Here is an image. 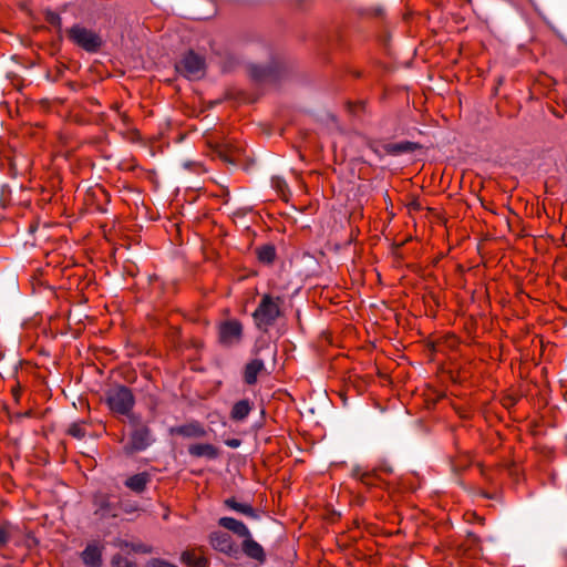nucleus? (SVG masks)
Listing matches in <instances>:
<instances>
[{"label":"nucleus","mask_w":567,"mask_h":567,"mask_svg":"<svg viewBox=\"0 0 567 567\" xmlns=\"http://www.w3.org/2000/svg\"><path fill=\"white\" fill-rule=\"evenodd\" d=\"M252 75L256 79H262L265 76V72H264V70L254 69L252 70Z\"/></svg>","instance_id":"23"},{"label":"nucleus","mask_w":567,"mask_h":567,"mask_svg":"<svg viewBox=\"0 0 567 567\" xmlns=\"http://www.w3.org/2000/svg\"><path fill=\"white\" fill-rule=\"evenodd\" d=\"M243 326L237 320H228L219 326V341L225 347H234L240 343Z\"/></svg>","instance_id":"7"},{"label":"nucleus","mask_w":567,"mask_h":567,"mask_svg":"<svg viewBox=\"0 0 567 567\" xmlns=\"http://www.w3.org/2000/svg\"><path fill=\"white\" fill-rule=\"evenodd\" d=\"M282 299L280 297H272L264 295L258 307L252 313L256 327L259 330L267 331L270 326L281 316Z\"/></svg>","instance_id":"1"},{"label":"nucleus","mask_w":567,"mask_h":567,"mask_svg":"<svg viewBox=\"0 0 567 567\" xmlns=\"http://www.w3.org/2000/svg\"><path fill=\"white\" fill-rule=\"evenodd\" d=\"M106 403L110 410L115 414L131 416L135 400L130 389L126 386H116L107 391Z\"/></svg>","instance_id":"3"},{"label":"nucleus","mask_w":567,"mask_h":567,"mask_svg":"<svg viewBox=\"0 0 567 567\" xmlns=\"http://www.w3.org/2000/svg\"><path fill=\"white\" fill-rule=\"evenodd\" d=\"M259 261L271 264L276 258V248L272 245H264L257 249Z\"/></svg>","instance_id":"19"},{"label":"nucleus","mask_w":567,"mask_h":567,"mask_svg":"<svg viewBox=\"0 0 567 567\" xmlns=\"http://www.w3.org/2000/svg\"><path fill=\"white\" fill-rule=\"evenodd\" d=\"M241 550L248 558L255 560L258 565H264L266 563L267 556L265 549L252 538L251 534L244 538L241 543Z\"/></svg>","instance_id":"8"},{"label":"nucleus","mask_w":567,"mask_h":567,"mask_svg":"<svg viewBox=\"0 0 567 567\" xmlns=\"http://www.w3.org/2000/svg\"><path fill=\"white\" fill-rule=\"evenodd\" d=\"M250 411V402L248 400H240L234 404L230 412V417L234 421H243L249 415Z\"/></svg>","instance_id":"16"},{"label":"nucleus","mask_w":567,"mask_h":567,"mask_svg":"<svg viewBox=\"0 0 567 567\" xmlns=\"http://www.w3.org/2000/svg\"><path fill=\"white\" fill-rule=\"evenodd\" d=\"M210 545L214 549L227 555L231 558H237L239 555V547L234 542L233 537L221 530L213 532L209 536Z\"/></svg>","instance_id":"6"},{"label":"nucleus","mask_w":567,"mask_h":567,"mask_svg":"<svg viewBox=\"0 0 567 567\" xmlns=\"http://www.w3.org/2000/svg\"><path fill=\"white\" fill-rule=\"evenodd\" d=\"M182 561L193 567H205L207 559L203 556L197 555L195 551L186 550L182 554Z\"/></svg>","instance_id":"18"},{"label":"nucleus","mask_w":567,"mask_h":567,"mask_svg":"<svg viewBox=\"0 0 567 567\" xmlns=\"http://www.w3.org/2000/svg\"><path fill=\"white\" fill-rule=\"evenodd\" d=\"M176 70L189 80L200 79L205 72V60L200 55L189 51L176 64Z\"/></svg>","instance_id":"4"},{"label":"nucleus","mask_w":567,"mask_h":567,"mask_svg":"<svg viewBox=\"0 0 567 567\" xmlns=\"http://www.w3.org/2000/svg\"><path fill=\"white\" fill-rule=\"evenodd\" d=\"M150 481V475L147 473H138L125 481L126 487L130 489L141 493L145 489L147 483Z\"/></svg>","instance_id":"15"},{"label":"nucleus","mask_w":567,"mask_h":567,"mask_svg":"<svg viewBox=\"0 0 567 567\" xmlns=\"http://www.w3.org/2000/svg\"><path fill=\"white\" fill-rule=\"evenodd\" d=\"M218 524L221 527L233 532L234 534L243 538L251 534L248 527L243 522L237 520L233 517H221L219 518Z\"/></svg>","instance_id":"9"},{"label":"nucleus","mask_w":567,"mask_h":567,"mask_svg":"<svg viewBox=\"0 0 567 567\" xmlns=\"http://www.w3.org/2000/svg\"><path fill=\"white\" fill-rule=\"evenodd\" d=\"M130 423L133 426V431L124 445V451L127 454H133L146 450L153 443L150 429L142 424L136 415L130 416Z\"/></svg>","instance_id":"2"},{"label":"nucleus","mask_w":567,"mask_h":567,"mask_svg":"<svg viewBox=\"0 0 567 567\" xmlns=\"http://www.w3.org/2000/svg\"><path fill=\"white\" fill-rule=\"evenodd\" d=\"M69 434L75 439H83L85 436V430L82 422L72 423L68 430Z\"/></svg>","instance_id":"20"},{"label":"nucleus","mask_w":567,"mask_h":567,"mask_svg":"<svg viewBox=\"0 0 567 567\" xmlns=\"http://www.w3.org/2000/svg\"><path fill=\"white\" fill-rule=\"evenodd\" d=\"M82 559L87 567H101L102 553L96 545H87L82 553Z\"/></svg>","instance_id":"12"},{"label":"nucleus","mask_w":567,"mask_h":567,"mask_svg":"<svg viewBox=\"0 0 567 567\" xmlns=\"http://www.w3.org/2000/svg\"><path fill=\"white\" fill-rule=\"evenodd\" d=\"M94 505L96 506V513L101 516H115L112 504L106 496L96 495L94 497Z\"/></svg>","instance_id":"17"},{"label":"nucleus","mask_w":567,"mask_h":567,"mask_svg":"<svg viewBox=\"0 0 567 567\" xmlns=\"http://www.w3.org/2000/svg\"><path fill=\"white\" fill-rule=\"evenodd\" d=\"M228 445L231 446V447H237L239 445V441L238 440L229 441Z\"/></svg>","instance_id":"24"},{"label":"nucleus","mask_w":567,"mask_h":567,"mask_svg":"<svg viewBox=\"0 0 567 567\" xmlns=\"http://www.w3.org/2000/svg\"><path fill=\"white\" fill-rule=\"evenodd\" d=\"M10 538V533L7 527H0V546L7 544Z\"/></svg>","instance_id":"22"},{"label":"nucleus","mask_w":567,"mask_h":567,"mask_svg":"<svg viewBox=\"0 0 567 567\" xmlns=\"http://www.w3.org/2000/svg\"><path fill=\"white\" fill-rule=\"evenodd\" d=\"M47 20L50 24L54 25V27H58L60 25L61 23V18L59 14L54 13V12H48L47 13Z\"/></svg>","instance_id":"21"},{"label":"nucleus","mask_w":567,"mask_h":567,"mask_svg":"<svg viewBox=\"0 0 567 567\" xmlns=\"http://www.w3.org/2000/svg\"><path fill=\"white\" fill-rule=\"evenodd\" d=\"M171 433L185 437H203L205 436L206 431L199 423H189L171 429Z\"/></svg>","instance_id":"11"},{"label":"nucleus","mask_w":567,"mask_h":567,"mask_svg":"<svg viewBox=\"0 0 567 567\" xmlns=\"http://www.w3.org/2000/svg\"><path fill=\"white\" fill-rule=\"evenodd\" d=\"M265 365L262 360L254 359L245 367L244 379L247 384H254L257 381L258 374L264 370Z\"/></svg>","instance_id":"13"},{"label":"nucleus","mask_w":567,"mask_h":567,"mask_svg":"<svg viewBox=\"0 0 567 567\" xmlns=\"http://www.w3.org/2000/svg\"><path fill=\"white\" fill-rule=\"evenodd\" d=\"M70 39L89 52H94L102 45V39L94 31L81 25H74L69 31Z\"/></svg>","instance_id":"5"},{"label":"nucleus","mask_w":567,"mask_h":567,"mask_svg":"<svg viewBox=\"0 0 567 567\" xmlns=\"http://www.w3.org/2000/svg\"><path fill=\"white\" fill-rule=\"evenodd\" d=\"M225 505L237 512V513H240L247 517H250V518H254V519H257L259 517L258 513L255 511V508H252L249 504L247 503H239L237 502L235 498H227L225 501Z\"/></svg>","instance_id":"14"},{"label":"nucleus","mask_w":567,"mask_h":567,"mask_svg":"<svg viewBox=\"0 0 567 567\" xmlns=\"http://www.w3.org/2000/svg\"><path fill=\"white\" fill-rule=\"evenodd\" d=\"M188 453L195 457H206L214 460L218 456V450L209 443L192 444L188 447Z\"/></svg>","instance_id":"10"}]
</instances>
